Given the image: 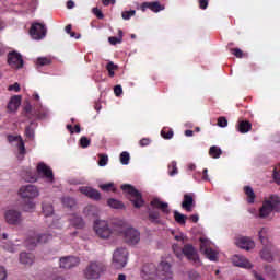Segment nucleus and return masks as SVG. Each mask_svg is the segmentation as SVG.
Here are the masks:
<instances>
[{
	"label": "nucleus",
	"instance_id": "nucleus-1",
	"mask_svg": "<svg viewBox=\"0 0 280 280\" xmlns=\"http://www.w3.org/2000/svg\"><path fill=\"white\" fill-rule=\"evenodd\" d=\"M272 211L280 212V197L279 195H270L262 201V207L259 209V218H268Z\"/></svg>",
	"mask_w": 280,
	"mask_h": 280
},
{
	"label": "nucleus",
	"instance_id": "nucleus-2",
	"mask_svg": "<svg viewBox=\"0 0 280 280\" xmlns=\"http://www.w3.org/2000/svg\"><path fill=\"white\" fill-rule=\"evenodd\" d=\"M115 229H119V223L117 225V223L114 222V228L110 229V225L106 220H96L94 222V232L95 235L100 237V240H109L114 232L117 233Z\"/></svg>",
	"mask_w": 280,
	"mask_h": 280
},
{
	"label": "nucleus",
	"instance_id": "nucleus-3",
	"mask_svg": "<svg viewBox=\"0 0 280 280\" xmlns=\"http://www.w3.org/2000/svg\"><path fill=\"white\" fill-rule=\"evenodd\" d=\"M116 233L124 234L125 242L130 246H136L141 242V233L135 228L124 229V222H119L118 229H115Z\"/></svg>",
	"mask_w": 280,
	"mask_h": 280
},
{
	"label": "nucleus",
	"instance_id": "nucleus-4",
	"mask_svg": "<svg viewBox=\"0 0 280 280\" xmlns=\"http://www.w3.org/2000/svg\"><path fill=\"white\" fill-rule=\"evenodd\" d=\"M173 250L178 257V259L183 258V255L189 259V261H192V264H200V257L198 256V252H196V248L191 244H186L182 252L177 248L176 245L173 246Z\"/></svg>",
	"mask_w": 280,
	"mask_h": 280
},
{
	"label": "nucleus",
	"instance_id": "nucleus-5",
	"mask_svg": "<svg viewBox=\"0 0 280 280\" xmlns=\"http://www.w3.org/2000/svg\"><path fill=\"white\" fill-rule=\"evenodd\" d=\"M122 191H126L129 196V200L132 202L133 207L136 209H139L140 207H143V197L141 196V192L136 189L135 186L125 184L121 186Z\"/></svg>",
	"mask_w": 280,
	"mask_h": 280
},
{
	"label": "nucleus",
	"instance_id": "nucleus-6",
	"mask_svg": "<svg viewBox=\"0 0 280 280\" xmlns=\"http://www.w3.org/2000/svg\"><path fill=\"white\" fill-rule=\"evenodd\" d=\"M104 272V265L98 261H91L83 271L85 279H100Z\"/></svg>",
	"mask_w": 280,
	"mask_h": 280
},
{
	"label": "nucleus",
	"instance_id": "nucleus-7",
	"mask_svg": "<svg viewBox=\"0 0 280 280\" xmlns=\"http://www.w3.org/2000/svg\"><path fill=\"white\" fill-rule=\"evenodd\" d=\"M126 264H128V249L127 248L116 249L113 255L114 268H116V270H121V268H126Z\"/></svg>",
	"mask_w": 280,
	"mask_h": 280
},
{
	"label": "nucleus",
	"instance_id": "nucleus-8",
	"mask_svg": "<svg viewBox=\"0 0 280 280\" xmlns=\"http://www.w3.org/2000/svg\"><path fill=\"white\" fill-rule=\"evenodd\" d=\"M200 250L203 253V255L209 259L210 261H218V252L210 248L211 241H209L206 237L200 238Z\"/></svg>",
	"mask_w": 280,
	"mask_h": 280
},
{
	"label": "nucleus",
	"instance_id": "nucleus-9",
	"mask_svg": "<svg viewBox=\"0 0 280 280\" xmlns=\"http://www.w3.org/2000/svg\"><path fill=\"white\" fill-rule=\"evenodd\" d=\"M20 196L26 200H34V198H38V196H40V192L36 186L26 185L20 188Z\"/></svg>",
	"mask_w": 280,
	"mask_h": 280
},
{
	"label": "nucleus",
	"instance_id": "nucleus-10",
	"mask_svg": "<svg viewBox=\"0 0 280 280\" xmlns=\"http://www.w3.org/2000/svg\"><path fill=\"white\" fill-rule=\"evenodd\" d=\"M30 35L34 40H43L47 36V28L42 23H34L31 26Z\"/></svg>",
	"mask_w": 280,
	"mask_h": 280
},
{
	"label": "nucleus",
	"instance_id": "nucleus-11",
	"mask_svg": "<svg viewBox=\"0 0 280 280\" xmlns=\"http://www.w3.org/2000/svg\"><path fill=\"white\" fill-rule=\"evenodd\" d=\"M158 277L161 280H173L172 265L165 260L161 261L158 267Z\"/></svg>",
	"mask_w": 280,
	"mask_h": 280
},
{
	"label": "nucleus",
	"instance_id": "nucleus-12",
	"mask_svg": "<svg viewBox=\"0 0 280 280\" xmlns=\"http://www.w3.org/2000/svg\"><path fill=\"white\" fill-rule=\"evenodd\" d=\"M4 220L7 224H11L13 226H19L23 222V215L21 214V211L18 210H8L4 213Z\"/></svg>",
	"mask_w": 280,
	"mask_h": 280
},
{
	"label": "nucleus",
	"instance_id": "nucleus-13",
	"mask_svg": "<svg viewBox=\"0 0 280 280\" xmlns=\"http://www.w3.org/2000/svg\"><path fill=\"white\" fill-rule=\"evenodd\" d=\"M51 240V234H36L26 240L27 248H35L37 244H47Z\"/></svg>",
	"mask_w": 280,
	"mask_h": 280
},
{
	"label": "nucleus",
	"instance_id": "nucleus-14",
	"mask_svg": "<svg viewBox=\"0 0 280 280\" xmlns=\"http://www.w3.org/2000/svg\"><path fill=\"white\" fill-rule=\"evenodd\" d=\"M142 280H154L159 277V271L156 265L150 262L145 264L142 268Z\"/></svg>",
	"mask_w": 280,
	"mask_h": 280
},
{
	"label": "nucleus",
	"instance_id": "nucleus-15",
	"mask_svg": "<svg viewBox=\"0 0 280 280\" xmlns=\"http://www.w3.org/2000/svg\"><path fill=\"white\" fill-rule=\"evenodd\" d=\"M232 264L233 266H236V268H244L245 270H252V268H254L253 262L240 254L232 256Z\"/></svg>",
	"mask_w": 280,
	"mask_h": 280
},
{
	"label": "nucleus",
	"instance_id": "nucleus-16",
	"mask_svg": "<svg viewBox=\"0 0 280 280\" xmlns=\"http://www.w3.org/2000/svg\"><path fill=\"white\" fill-rule=\"evenodd\" d=\"M37 174L46 178L47 183H54V171L44 162L37 164Z\"/></svg>",
	"mask_w": 280,
	"mask_h": 280
},
{
	"label": "nucleus",
	"instance_id": "nucleus-17",
	"mask_svg": "<svg viewBox=\"0 0 280 280\" xmlns=\"http://www.w3.org/2000/svg\"><path fill=\"white\" fill-rule=\"evenodd\" d=\"M80 265V258L74 256H66L60 258L59 266L65 270H70V268H75V266Z\"/></svg>",
	"mask_w": 280,
	"mask_h": 280
},
{
	"label": "nucleus",
	"instance_id": "nucleus-18",
	"mask_svg": "<svg viewBox=\"0 0 280 280\" xmlns=\"http://www.w3.org/2000/svg\"><path fill=\"white\" fill-rule=\"evenodd\" d=\"M8 140L10 143H14L18 142L16 147H18V159L19 161H23L24 156H25V143L23 142V139L21 138V136H9Z\"/></svg>",
	"mask_w": 280,
	"mask_h": 280
},
{
	"label": "nucleus",
	"instance_id": "nucleus-19",
	"mask_svg": "<svg viewBox=\"0 0 280 280\" xmlns=\"http://www.w3.org/2000/svg\"><path fill=\"white\" fill-rule=\"evenodd\" d=\"M235 244L238 248H242L243 250H253V248H255V241H253L248 236H242L236 238Z\"/></svg>",
	"mask_w": 280,
	"mask_h": 280
},
{
	"label": "nucleus",
	"instance_id": "nucleus-20",
	"mask_svg": "<svg viewBox=\"0 0 280 280\" xmlns=\"http://www.w3.org/2000/svg\"><path fill=\"white\" fill-rule=\"evenodd\" d=\"M8 62L13 69H21L23 67V57L19 52H10Z\"/></svg>",
	"mask_w": 280,
	"mask_h": 280
},
{
	"label": "nucleus",
	"instance_id": "nucleus-21",
	"mask_svg": "<svg viewBox=\"0 0 280 280\" xmlns=\"http://www.w3.org/2000/svg\"><path fill=\"white\" fill-rule=\"evenodd\" d=\"M79 191L84 196H86L88 198H91L92 200L102 199V194H100L95 188H91L89 186H82L79 188Z\"/></svg>",
	"mask_w": 280,
	"mask_h": 280
},
{
	"label": "nucleus",
	"instance_id": "nucleus-22",
	"mask_svg": "<svg viewBox=\"0 0 280 280\" xmlns=\"http://www.w3.org/2000/svg\"><path fill=\"white\" fill-rule=\"evenodd\" d=\"M142 12H145V10H150L151 12H162V10H165V7L161 4L159 1H153V2H143L141 5Z\"/></svg>",
	"mask_w": 280,
	"mask_h": 280
},
{
	"label": "nucleus",
	"instance_id": "nucleus-23",
	"mask_svg": "<svg viewBox=\"0 0 280 280\" xmlns=\"http://www.w3.org/2000/svg\"><path fill=\"white\" fill-rule=\"evenodd\" d=\"M19 106H21V95H14L9 101L7 108L10 113H16Z\"/></svg>",
	"mask_w": 280,
	"mask_h": 280
},
{
	"label": "nucleus",
	"instance_id": "nucleus-24",
	"mask_svg": "<svg viewBox=\"0 0 280 280\" xmlns=\"http://www.w3.org/2000/svg\"><path fill=\"white\" fill-rule=\"evenodd\" d=\"M182 209H185V211H188V213H190V211H192L194 196H191L189 194L184 195V200L182 202Z\"/></svg>",
	"mask_w": 280,
	"mask_h": 280
},
{
	"label": "nucleus",
	"instance_id": "nucleus-25",
	"mask_svg": "<svg viewBox=\"0 0 280 280\" xmlns=\"http://www.w3.org/2000/svg\"><path fill=\"white\" fill-rule=\"evenodd\" d=\"M20 262L24 266H32L34 264V254L22 252L20 254Z\"/></svg>",
	"mask_w": 280,
	"mask_h": 280
},
{
	"label": "nucleus",
	"instance_id": "nucleus-26",
	"mask_svg": "<svg viewBox=\"0 0 280 280\" xmlns=\"http://www.w3.org/2000/svg\"><path fill=\"white\" fill-rule=\"evenodd\" d=\"M69 222L75 229H83L84 228V220L82 219V217H80L78 214L70 215Z\"/></svg>",
	"mask_w": 280,
	"mask_h": 280
},
{
	"label": "nucleus",
	"instance_id": "nucleus-27",
	"mask_svg": "<svg viewBox=\"0 0 280 280\" xmlns=\"http://www.w3.org/2000/svg\"><path fill=\"white\" fill-rule=\"evenodd\" d=\"M22 176L26 183H36L38 180L36 173H34L32 168H26L23 171Z\"/></svg>",
	"mask_w": 280,
	"mask_h": 280
},
{
	"label": "nucleus",
	"instance_id": "nucleus-28",
	"mask_svg": "<svg viewBox=\"0 0 280 280\" xmlns=\"http://www.w3.org/2000/svg\"><path fill=\"white\" fill-rule=\"evenodd\" d=\"M42 211H43V215H45V218H51V215H54L55 210H54V205L44 201L42 203Z\"/></svg>",
	"mask_w": 280,
	"mask_h": 280
},
{
	"label": "nucleus",
	"instance_id": "nucleus-29",
	"mask_svg": "<svg viewBox=\"0 0 280 280\" xmlns=\"http://www.w3.org/2000/svg\"><path fill=\"white\" fill-rule=\"evenodd\" d=\"M151 206L155 207L156 209H161L163 213H170V209H167L168 207L167 202L160 201L159 199H153L151 201Z\"/></svg>",
	"mask_w": 280,
	"mask_h": 280
},
{
	"label": "nucleus",
	"instance_id": "nucleus-30",
	"mask_svg": "<svg viewBox=\"0 0 280 280\" xmlns=\"http://www.w3.org/2000/svg\"><path fill=\"white\" fill-rule=\"evenodd\" d=\"M258 237H259V241L261 242V244H264V245L268 244V237H270V229L262 228L258 232Z\"/></svg>",
	"mask_w": 280,
	"mask_h": 280
},
{
	"label": "nucleus",
	"instance_id": "nucleus-31",
	"mask_svg": "<svg viewBox=\"0 0 280 280\" xmlns=\"http://www.w3.org/2000/svg\"><path fill=\"white\" fill-rule=\"evenodd\" d=\"M260 257L261 259H264V261H275V256L272 255V249L265 247L261 252H260Z\"/></svg>",
	"mask_w": 280,
	"mask_h": 280
},
{
	"label": "nucleus",
	"instance_id": "nucleus-32",
	"mask_svg": "<svg viewBox=\"0 0 280 280\" xmlns=\"http://www.w3.org/2000/svg\"><path fill=\"white\" fill-rule=\"evenodd\" d=\"M253 128V125L247 120H242L238 124V132L242 135H245L246 132H249V130Z\"/></svg>",
	"mask_w": 280,
	"mask_h": 280
},
{
	"label": "nucleus",
	"instance_id": "nucleus-33",
	"mask_svg": "<svg viewBox=\"0 0 280 280\" xmlns=\"http://www.w3.org/2000/svg\"><path fill=\"white\" fill-rule=\"evenodd\" d=\"M244 191H245V195L247 196V202L249 205H253L255 202V191L253 190V187L245 186Z\"/></svg>",
	"mask_w": 280,
	"mask_h": 280
},
{
	"label": "nucleus",
	"instance_id": "nucleus-34",
	"mask_svg": "<svg viewBox=\"0 0 280 280\" xmlns=\"http://www.w3.org/2000/svg\"><path fill=\"white\" fill-rule=\"evenodd\" d=\"M174 218H175V222H177V224L185 225L187 222V215L178 212V210L174 211Z\"/></svg>",
	"mask_w": 280,
	"mask_h": 280
},
{
	"label": "nucleus",
	"instance_id": "nucleus-35",
	"mask_svg": "<svg viewBox=\"0 0 280 280\" xmlns=\"http://www.w3.org/2000/svg\"><path fill=\"white\" fill-rule=\"evenodd\" d=\"M209 155L212 159H220V156H222V149H220L219 147L213 145L209 150Z\"/></svg>",
	"mask_w": 280,
	"mask_h": 280
},
{
	"label": "nucleus",
	"instance_id": "nucleus-36",
	"mask_svg": "<svg viewBox=\"0 0 280 280\" xmlns=\"http://www.w3.org/2000/svg\"><path fill=\"white\" fill-rule=\"evenodd\" d=\"M61 202L67 209H73V207H75V199L71 197H63L61 199Z\"/></svg>",
	"mask_w": 280,
	"mask_h": 280
},
{
	"label": "nucleus",
	"instance_id": "nucleus-37",
	"mask_svg": "<svg viewBox=\"0 0 280 280\" xmlns=\"http://www.w3.org/2000/svg\"><path fill=\"white\" fill-rule=\"evenodd\" d=\"M106 69L108 71L109 78H115V71H117V69H119V66L115 65V62H113V61H109L106 66Z\"/></svg>",
	"mask_w": 280,
	"mask_h": 280
},
{
	"label": "nucleus",
	"instance_id": "nucleus-38",
	"mask_svg": "<svg viewBox=\"0 0 280 280\" xmlns=\"http://www.w3.org/2000/svg\"><path fill=\"white\" fill-rule=\"evenodd\" d=\"M107 205L112 209H124V203H121V201H119L117 199H113V198L108 199Z\"/></svg>",
	"mask_w": 280,
	"mask_h": 280
},
{
	"label": "nucleus",
	"instance_id": "nucleus-39",
	"mask_svg": "<svg viewBox=\"0 0 280 280\" xmlns=\"http://www.w3.org/2000/svg\"><path fill=\"white\" fill-rule=\"evenodd\" d=\"M34 209H36V203H34L32 200L26 201L23 206V211L26 213H32Z\"/></svg>",
	"mask_w": 280,
	"mask_h": 280
},
{
	"label": "nucleus",
	"instance_id": "nucleus-40",
	"mask_svg": "<svg viewBox=\"0 0 280 280\" xmlns=\"http://www.w3.org/2000/svg\"><path fill=\"white\" fill-rule=\"evenodd\" d=\"M119 37H109L108 40L110 45H118L124 40V32L121 30L118 31Z\"/></svg>",
	"mask_w": 280,
	"mask_h": 280
},
{
	"label": "nucleus",
	"instance_id": "nucleus-41",
	"mask_svg": "<svg viewBox=\"0 0 280 280\" xmlns=\"http://www.w3.org/2000/svg\"><path fill=\"white\" fill-rule=\"evenodd\" d=\"M120 163L121 165H128L130 163V153L127 151L120 153Z\"/></svg>",
	"mask_w": 280,
	"mask_h": 280
},
{
	"label": "nucleus",
	"instance_id": "nucleus-42",
	"mask_svg": "<svg viewBox=\"0 0 280 280\" xmlns=\"http://www.w3.org/2000/svg\"><path fill=\"white\" fill-rule=\"evenodd\" d=\"M2 248L4 250H8V253H16V246H14V244H12L11 242L3 243Z\"/></svg>",
	"mask_w": 280,
	"mask_h": 280
},
{
	"label": "nucleus",
	"instance_id": "nucleus-43",
	"mask_svg": "<svg viewBox=\"0 0 280 280\" xmlns=\"http://www.w3.org/2000/svg\"><path fill=\"white\" fill-rule=\"evenodd\" d=\"M48 65H51V59H49L47 57H39L37 59L38 67H47Z\"/></svg>",
	"mask_w": 280,
	"mask_h": 280
},
{
	"label": "nucleus",
	"instance_id": "nucleus-44",
	"mask_svg": "<svg viewBox=\"0 0 280 280\" xmlns=\"http://www.w3.org/2000/svg\"><path fill=\"white\" fill-rule=\"evenodd\" d=\"M168 174L170 176H176V174H178V167L176 166V161H173L168 165Z\"/></svg>",
	"mask_w": 280,
	"mask_h": 280
},
{
	"label": "nucleus",
	"instance_id": "nucleus-45",
	"mask_svg": "<svg viewBox=\"0 0 280 280\" xmlns=\"http://www.w3.org/2000/svg\"><path fill=\"white\" fill-rule=\"evenodd\" d=\"M136 14H137V11L130 10V11H124L121 13V16L124 21H130V19H132V16H135Z\"/></svg>",
	"mask_w": 280,
	"mask_h": 280
},
{
	"label": "nucleus",
	"instance_id": "nucleus-46",
	"mask_svg": "<svg viewBox=\"0 0 280 280\" xmlns=\"http://www.w3.org/2000/svg\"><path fill=\"white\" fill-rule=\"evenodd\" d=\"M84 213H86V215H97V207H95V206H88L84 209Z\"/></svg>",
	"mask_w": 280,
	"mask_h": 280
},
{
	"label": "nucleus",
	"instance_id": "nucleus-47",
	"mask_svg": "<svg viewBox=\"0 0 280 280\" xmlns=\"http://www.w3.org/2000/svg\"><path fill=\"white\" fill-rule=\"evenodd\" d=\"M159 218H161V214L159 213V211H150L149 212V220L151 222H159Z\"/></svg>",
	"mask_w": 280,
	"mask_h": 280
},
{
	"label": "nucleus",
	"instance_id": "nucleus-48",
	"mask_svg": "<svg viewBox=\"0 0 280 280\" xmlns=\"http://www.w3.org/2000/svg\"><path fill=\"white\" fill-rule=\"evenodd\" d=\"M98 165L100 167H106L108 165V155L100 154Z\"/></svg>",
	"mask_w": 280,
	"mask_h": 280
},
{
	"label": "nucleus",
	"instance_id": "nucleus-49",
	"mask_svg": "<svg viewBox=\"0 0 280 280\" xmlns=\"http://www.w3.org/2000/svg\"><path fill=\"white\" fill-rule=\"evenodd\" d=\"M217 126H219V128H226V126H229V120H226V117L221 116L218 118Z\"/></svg>",
	"mask_w": 280,
	"mask_h": 280
},
{
	"label": "nucleus",
	"instance_id": "nucleus-50",
	"mask_svg": "<svg viewBox=\"0 0 280 280\" xmlns=\"http://www.w3.org/2000/svg\"><path fill=\"white\" fill-rule=\"evenodd\" d=\"M188 279H190V280H200L201 276L196 270H189L188 271Z\"/></svg>",
	"mask_w": 280,
	"mask_h": 280
},
{
	"label": "nucleus",
	"instance_id": "nucleus-51",
	"mask_svg": "<svg viewBox=\"0 0 280 280\" xmlns=\"http://www.w3.org/2000/svg\"><path fill=\"white\" fill-rule=\"evenodd\" d=\"M80 145L81 148H89V145H91V139L86 138V137H81L80 139Z\"/></svg>",
	"mask_w": 280,
	"mask_h": 280
},
{
	"label": "nucleus",
	"instance_id": "nucleus-52",
	"mask_svg": "<svg viewBox=\"0 0 280 280\" xmlns=\"http://www.w3.org/2000/svg\"><path fill=\"white\" fill-rule=\"evenodd\" d=\"M49 229H51V231L54 230H61L62 229V224L60 223V221L56 220V221H52L51 224H49Z\"/></svg>",
	"mask_w": 280,
	"mask_h": 280
},
{
	"label": "nucleus",
	"instance_id": "nucleus-53",
	"mask_svg": "<svg viewBox=\"0 0 280 280\" xmlns=\"http://www.w3.org/2000/svg\"><path fill=\"white\" fill-rule=\"evenodd\" d=\"M161 136H162L164 139H172V137H174V131L168 130V131L166 132L165 129H163V130L161 131Z\"/></svg>",
	"mask_w": 280,
	"mask_h": 280
},
{
	"label": "nucleus",
	"instance_id": "nucleus-54",
	"mask_svg": "<svg viewBox=\"0 0 280 280\" xmlns=\"http://www.w3.org/2000/svg\"><path fill=\"white\" fill-rule=\"evenodd\" d=\"M265 270L271 279H275V277H277V271H275V269H272V267H265Z\"/></svg>",
	"mask_w": 280,
	"mask_h": 280
},
{
	"label": "nucleus",
	"instance_id": "nucleus-55",
	"mask_svg": "<svg viewBox=\"0 0 280 280\" xmlns=\"http://www.w3.org/2000/svg\"><path fill=\"white\" fill-rule=\"evenodd\" d=\"M232 54L233 56H235L236 58H243L244 52L242 51V49L240 48H233L232 49Z\"/></svg>",
	"mask_w": 280,
	"mask_h": 280
},
{
	"label": "nucleus",
	"instance_id": "nucleus-56",
	"mask_svg": "<svg viewBox=\"0 0 280 280\" xmlns=\"http://www.w3.org/2000/svg\"><path fill=\"white\" fill-rule=\"evenodd\" d=\"M92 12L97 19H104V13H102V10H100L98 8H93Z\"/></svg>",
	"mask_w": 280,
	"mask_h": 280
},
{
	"label": "nucleus",
	"instance_id": "nucleus-57",
	"mask_svg": "<svg viewBox=\"0 0 280 280\" xmlns=\"http://www.w3.org/2000/svg\"><path fill=\"white\" fill-rule=\"evenodd\" d=\"M114 93H115L116 97H119L121 95V93H124V89L121 88V85H116L114 88Z\"/></svg>",
	"mask_w": 280,
	"mask_h": 280
},
{
	"label": "nucleus",
	"instance_id": "nucleus-58",
	"mask_svg": "<svg viewBox=\"0 0 280 280\" xmlns=\"http://www.w3.org/2000/svg\"><path fill=\"white\" fill-rule=\"evenodd\" d=\"M113 183H108V184H102L100 185V188L103 190V191H109L110 188H113Z\"/></svg>",
	"mask_w": 280,
	"mask_h": 280
},
{
	"label": "nucleus",
	"instance_id": "nucleus-59",
	"mask_svg": "<svg viewBox=\"0 0 280 280\" xmlns=\"http://www.w3.org/2000/svg\"><path fill=\"white\" fill-rule=\"evenodd\" d=\"M8 279V271H5V268L0 267V280Z\"/></svg>",
	"mask_w": 280,
	"mask_h": 280
},
{
	"label": "nucleus",
	"instance_id": "nucleus-60",
	"mask_svg": "<svg viewBox=\"0 0 280 280\" xmlns=\"http://www.w3.org/2000/svg\"><path fill=\"white\" fill-rule=\"evenodd\" d=\"M9 91H14L15 93H19L21 91V85L19 83H14L13 85L9 86Z\"/></svg>",
	"mask_w": 280,
	"mask_h": 280
},
{
	"label": "nucleus",
	"instance_id": "nucleus-61",
	"mask_svg": "<svg viewBox=\"0 0 280 280\" xmlns=\"http://www.w3.org/2000/svg\"><path fill=\"white\" fill-rule=\"evenodd\" d=\"M25 135L26 137H28V139H34V129H32L31 127H27L25 130Z\"/></svg>",
	"mask_w": 280,
	"mask_h": 280
},
{
	"label": "nucleus",
	"instance_id": "nucleus-62",
	"mask_svg": "<svg viewBox=\"0 0 280 280\" xmlns=\"http://www.w3.org/2000/svg\"><path fill=\"white\" fill-rule=\"evenodd\" d=\"M139 143L141 145V148H145V145H150V139L143 138V139L140 140Z\"/></svg>",
	"mask_w": 280,
	"mask_h": 280
},
{
	"label": "nucleus",
	"instance_id": "nucleus-63",
	"mask_svg": "<svg viewBox=\"0 0 280 280\" xmlns=\"http://www.w3.org/2000/svg\"><path fill=\"white\" fill-rule=\"evenodd\" d=\"M199 5L201 10H207L209 2L207 0H199Z\"/></svg>",
	"mask_w": 280,
	"mask_h": 280
},
{
	"label": "nucleus",
	"instance_id": "nucleus-64",
	"mask_svg": "<svg viewBox=\"0 0 280 280\" xmlns=\"http://www.w3.org/2000/svg\"><path fill=\"white\" fill-rule=\"evenodd\" d=\"M67 8L68 10H73V8H75V2H73V0H69L67 2Z\"/></svg>",
	"mask_w": 280,
	"mask_h": 280
}]
</instances>
